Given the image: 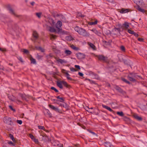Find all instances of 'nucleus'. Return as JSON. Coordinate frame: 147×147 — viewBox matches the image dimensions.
<instances>
[{
  "label": "nucleus",
  "instance_id": "f8f14e48",
  "mask_svg": "<svg viewBox=\"0 0 147 147\" xmlns=\"http://www.w3.org/2000/svg\"><path fill=\"white\" fill-rule=\"evenodd\" d=\"M62 82H63V81H57V86L60 88L61 89L63 88V86L62 85V84H63Z\"/></svg>",
  "mask_w": 147,
  "mask_h": 147
},
{
  "label": "nucleus",
  "instance_id": "2f4dec72",
  "mask_svg": "<svg viewBox=\"0 0 147 147\" xmlns=\"http://www.w3.org/2000/svg\"><path fill=\"white\" fill-rule=\"evenodd\" d=\"M117 114L121 116H123L124 115V114L122 112H117Z\"/></svg>",
  "mask_w": 147,
  "mask_h": 147
},
{
  "label": "nucleus",
  "instance_id": "de8ad7c7",
  "mask_svg": "<svg viewBox=\"0 0 147 147\" xmlns=\"http://www.w3.org/2000/svg\"><path fill=\"white\" fill-rule=\"evenodd\" d=\"M92 74L96 78H98V75L97 74L94 73V72H92Z\"/></svg>",
  "mask_w": 147,
  "mask_h": 147
},
{
  "label": "nucleus",
  "instance_id": "338daca9",
  "mask_svg": "<svg viewBox=\"0 0 147 147\" xmlns=\"http://www.w3.org/2000/svg\"><path fill=\"white\" fill-rule=\"evenodd\" d=\"M104 144H105V145L106 146H107L110 145V143L107 142H105Z\"/></svg>",
  "mask_w": 147,
  "mask_h": 147
},
{
  "label": "nucleus",
  "instance_id": "a19ab883",
  "mask_svg": "<svg viewBox=\"0 0 147 147\" xmlns=\"http://www.w3.org/2000/svg\"><path fill=\"white\" fill-rule=\"evenodd\" d=\"M23 52L24 53H26L27 54H28L29 53V51L28 50L26 49H23Z\"/></svg>",
  "mask_w": 147,
  "mask_h": 147
},
{
  "label": "nucleus",
  "instance_id": "473e14b6",
  "mask_svg": "<svg viewBox=\"0 0 147 147\" xmlns=\"http://www.w3.org/2000/svg\"><path fill=\"white\" fill-rule=\"evenodd\" d=\"M121 50L123 52L125 51V47L123 45H121L120 47Z\"/></svg>",
  "mask_w": 147,
  "mask_h": 147
},
{
  "label": "nucleus",
  "instance_id": "e433bc0d",
  "mask_svg": "<svg viewBox=\"0 0 147 147\" xmlns=\"http://www.w3.org/2000/svg\"><path fill=\"white\" fill-rule=\"evenodd\" d=\"M127 32L129 33L132 34H134V31L130 29H128Z\"/></svg>",
  "mask_w": 147,
  "mask_h": 147
},
{
  "label": "nucleus",
  "instance_id": "e2e57ef3",
  "mask_svg": "<svg viewBox=\"0 0 147 147\" xmlns=\"http://www.w3.org/2000/svg\"><path fill=\"white\" fill-rule=\"evenodd\" d=\"M38 49L40 50L42 52H44V49L42 48V47H39L38 48Z\"/></svg>",
  "mask_w": 147,
  "mask_h": 147
},
{
  "label": "nucleus",
  "instance_id": "774afa93",
  "mask_svg": "<svg viewBox=\"0 0 147 147\" xmlns=\"http://www.w3.org/2000/svg\"><path fill=\"white\" fill-rule=\"evenodd\" d=\"M78 75L82 77L84 76L83 74L80 72H79L78 73Z\"/></svg>",
  "mask_w": 147,
  "mask_h": 147
},
{
  "label": "nucleus",
  "instance_id": "a211bd4d",
  "mask_svg": "<svg viewBox=\"0 0 147 147\" xmlns=\"http://www.w3.org/2000/svg\"><path fill=\"white\" fill-rule=\"evenodd\" d=\"M56 97L57 99H59L58 100V101H59L62 102H64L65 101L64 98L63 97H60V96H56Z\"/></svg>",
  "mask_w": 147,
  "mask_h": 147
},
{
  "label": "nucleus",
  "instance_id": "4c0bfd02",
  "mask_svg": "<svg viewBox=\"0 0 147 147\" xmlns=\"http://www.w3.org/2000/svg\"><path fill=\"white\" fill-rule=\"evenodd\" d=\"M99 111L98 109H94V113L96 115L98 114Z\"/></svg>",
  "mask_w": 147,
  "mask_h": 147
},
{
  "label": "nucleus",
  "instance_id": "79ce46f5",
  "mask_svg": "<svg viewBox=\"0 0 147 147\" xmlns=\"http://www.w3.org/2000/svg\"><path fill=\"white\" fill-rule=\"evenodd\" d=\"M121 24L118 23L116 25V28H121Z\"/></svg>",
  "mask_w": 147,
  "mask_h": 147
},
{
  "label": "nucleus",
  "instance_id": "1a4fd4ad",
  "mask_svg": "<svg viewBox=\"0 0 147 147\" xmlns=\"http://www.w3.org/2000/svg\"><path fill=\"white\" fill-rule=\"evenodd\" d=\"M129 75L132 77L134 78L135 79H138V78H140V76L137 75L136 74L133 73H129Z\"/></svg>",
  "mask_w": 147,
  "mask_h": 147
},
{
  "label": "nucleus",
  "instance_id": "39448f33",
  "mask_svg": "<svg viewBox=\"0 0 147 147\" xmlns=\"http://www.w3.org/2000/svg\"><path fill=\"white\" fill-rule=\"evenodd\" d=\"M115 88L116 90L123 95H125L126 94V92L118 86H116L115 87Z\"/></svg>",
  "mask_w": 147,
  "mask_h": 147
},
{
  "label": "nucleus",
  "instance_id": "58836bf2",
  "mask_svg": "<svg viewBox=\"0 0 147 147\" xmlns=\"http://www.w3.org/2000/svg\"><path fill=\"white\" fill-rule=\"evenodd\" d=\"M62 107L65 108H68V105L65 103L62 104Z\"/></svg>",
  "mask_w": 147,
  "mask_h": 147
},
{
  "label": "nucleus",
  "instance_id": "412c9836",
  "mask_svg": "<svg viewBox=\"0 0 147 147\" xmlns=\"http://www.w3.org/2000/svg\"><path fill=\"white\" fill-rule=\"evenodd\" d=\"M19 95L23 100H25L26 101L27 100V98L25 96V95L21 93H19Z\"/></svg>",
  "mask_w": 147,
  "mask_h": 147
},
{
  "label": "nucleus",
  "instance_id": "f704fd0d",
  "mask_svg": "<svg viewBox=\"0 0 147 147\" xmlns=\"http://www.w3.org/2000/svg\"><path fill=\"white\" fill-rule=\"evenodd\" d=\"M36 16L39 18H41V15L42 14L41 13H36Z\"/></svg>",
  "mask_w": 147,
  "mask_h": 147
},
{
  "label": "nucleus",
  "instance_id": "69168bd1",
  "mask_svg": "<svg viewBox=\"0 0 147 147\" xmlns=\"http://www.w3.org/2000/svg\"><path fill=\"white\" fill-rule=\"evenodd\" d=\"M117 29L116 27H115L112 30V32H117V29Z\"/></svg>",
  "mask_w": 147,
  "mask_h": 147
},
{
  "label": "nucleus",
  "instance_id": "603ef678",
  "mask_svg": "<svg viewBox=\"0 0 147 147\" xmlns=\"http://www.w3.org/2000/svg\"><path fill=\"white\" fill-rule=\"evenodd\" d=\"M70 69L71 71L74 72L77 71V70L75 68L72 67L70 68Z\"/></svg>",
  "mask_w": 147,
  "mask_h": 147
},
{
  "label": "nucleus",
  "instance_id": "f257e3e1",
  "mask_svg": "<svg viewBox=\"0 0 147 147\" xmlns=\"http://www.w3.org/2000/svg\"><path fill=\"white\" fill-rule=\"evenodd\" d=\"M95 56L98 58V60L103 63H108L109 62L108 57L103 55H96Z\"/></svg>",
  "mask_w": 147,
  "mask_h": 147
},
{
  "label": "nucleus",
  "instance_id": "c756f323",
  "mask_svg": "<svg viewBox=\"0 0 147 147\" xmlns=\"http://www.w3.org/2000/svg\"><path fill=\"white\" fill-rule=\"evenodd\" d=\"M57 29L56 30V31L55 32V33H57L58 34H59L62 31V29H60L59 28H57Z\"/></svg>",
  "mask_w": 147,
  "mask_h": 147
},
{
  "label": "nucleus",
  "instance_id": "72a5a7b5",
  "mask_svg": "<svg viewBox=\"0 0 147 147\" xmlns=\"http://www.w3.org/2000/svg\"><path fill=\"white\" fill-rule=\"evenodd\" d=\"M51 90H54V91L56 92H59L58 90L57 89H56L54 87H51Z\"/></svg>",
  "mask_w": 147,
  "mask_h": 147
},
{
  "label": "nucleus",
  "instance_id": "5fc2aeb1",
  "mask_svg": "<svg viewBox=\"0 0 147 147\" xmlns=\"http://www.w3.org/2000/svg\"><path fill=\"white\" fill-rule=\"evenodd\" d=\"M90 47L92 48L93 49H94L95 48V46L92 44L91 43L90 45Z\"/></svg>",
  "mask_w": 147,
  "mask_h": 147
},
{
  "label": "nucleus",
  "instance_id": "37998d69",
  "mask_svg": "<svg viewBox=\"0 0 147 147\" xmlns=\"http://www.w3.org/2000/svg\"><path fill=\"white\" fill-rule=\"evenodd\" d=\"M123 62L126 65H129V62L128 61H127V60H123Z\"/></svg>",
  "mask_w": 147,
  "mask_h": 147
},
{
  "label": "nucleus",
  "instance_id": "b1692460",
  "mask_svg": "<svg viewBox=\"0 0 147 147\" xmlns=\"http://www.w3.org/2000/svg\"><path fill=\"white\" fill-rule=\"evenodd\" d=\"M30 59L31 61V63L34 64H36V60L34 59L32 56L30 57Z\"/></svg>",
  "mask_w": 147,
  "mask_h": 147
},
{
  "label": "nucleus",
  "instance_id": "4468645a",
  "mask_svg": "<svg viewBox=\"0 0 147 147\" xmlns=\"http://www.w3.org/2000/svg\"><path fill=\"white\" fill-rule=\"evenodd\" d=\"M128 79L130 81L132 82H135L136 81V80L134 78L132 77L130 75H129L127 76Z\"/></svg>",
  "mask_w": 147,
  "mask_h": 147
},
{
  "label": "nucleus",
  "instance_id": "680f3d73",
  "mask_svg": "<svg viewBox=\"0 0 147 147\" xmlns=\"http://www.w3.org/2000/svg\"><path fill=\"white\" fill-rule=\"evenodd\" d=\"M42 56L41 55H37V58L38 59H40L41 58Z\"/></svg>",
  "mask_w": 147,
  "mask_h": 147
},
{
  "label": "nucleus",
  "instance_id": "c85d7f7f",
  "mask_svg": "<svg viewBox=\"0 0 147 147\" xmlns=\"http://www.w3.org/2000/svg\"><path fill=\"white\" fill-rule=\"evenodd\" d=\"M122 80L124 82L126 83L127 84H130L131 83L129 81H128V80H126V79H125L124 78H122Z\"/></svg>",
  "mask_w": 147,
  "mask_h": 147
},
{
  "label": "nucleus",
  "instance_id": "6e6552de",
  "mask_svg": "<svg viewBox=\"0 0 147 147\" xmlns=\"http://www.w3.org/2000/svg\"><path fill=\"white\" fill-rule=\"evenodd\" d=\"M8 98L9 99L13 101L16 102V100L18 102H19L22 103V102L20 100L16 99L15 97H14L13 95H8Z\"/></svg>",
  "mask_w": 147,
  "mask_h": 147
},
{
  "label": "nucleus",
  "instance_id": "bb28decb",
  "mask_svg": "<svg viewBox=\"0 0 147 147\" xmlns=\"http://www.w3.org/2000/svg\"><path fill=\"white\" fill-rule=\"evenodd\" d=\"M49 31L50 32H55L56 31V30L54 28L51 27L50 28Z\"/></svg>",
  "mask_w": 147,
  "mask_h": 147
},
{
  "label": "nucleus",
  "instance_id": "f3484780",
  "mask_svg": "<svg viewBox=\"0 0 147 147\" xmlns=\"http://www.w3.org/2000/svg\"><path fill=\"white\" fill-rule=\"evenodd\" d=\"M123 24L124 26L125 30H127L129 27V23L127 22H125Z\"/></svg>",
  "mask_w": 147,
  "mask_h": 147
},
{
  "label": "nucleus",
  "instance_id": "2eb2a0df",
  "mask_svg": "<svg viewBox=\"0 0 147 147\" xmlns=\"http://www.w3.org/2000/svg\"><path fill=\"white\" fill-rule=\"evenodd\" d=\"M137 9L139 11L143 13H145L146 14H147V11L145 10V9H142L138 5Z\"/></svg>",
  "mask_w": 147,
  "mask_h": 147
},
{
  "label": "nucleus",
  "instance_id": "dca6fc26",
  "mask_svg": "<svg viewBox=\"0 0 147 147\" xmlns=\"http://www.w3.org/2000/svg\"><path fill=\"white\" fill-rule=\"evenodd\" d=\"M62 26V22L60 21H58L56 24L57 28H60Z\"/></svg>",
  "mask_w": 147,
  "mask_h": 147
},
{
  "label": "nucleus",
  "instance_id": "bf43d9fd",
  "mask_svg": "<svg viewBox=\"0 0 147 147\" xmlns=\"http://www.w3.org/2000/svg\"><path fill=\"white\" fill-rule=\"evenodd\" d=\"M121 28H117L116 29H117V32L120 33V32L122 31V30H121Z\"/></svg>",
  "mask_w": 147,
  "mask_h": 147
},
{
  "label": "nucleus",
  "instance_id": "a878e982",
  "mask_svg": "<svg viewBox=\"0 0 147 147\" xmlns=\"http://www.w3.org/2000/svg\"><path fill=\"white\" fill-rule=\"evenodd\" d=\"M46 114L47 116L50 118H51L52 117V115L48 110H47Z\"/></svg>",
  "mask_w": 147,
  "mask_h": 147
},
{
  "label": "nucleus",
  "instance_id": "49530a36",
  "mask_svg": "<svg viewBox=\"0 0 147 147\" xmlns=\"http://www.w3.org/2000/svg\"><path fill=\"white\" fill-rule=\"evenodd\" d=\"M38 127L39 129L45 130V127L44 126H38Z\"/></svg>",
  "mask_w": 147,
  "mask_h": 147
},
{
  "label": "nucleus",
  "instance_id": "20e7f679",
  "mask_svg": "<svg viewBox=\"0 0 147 147\" xmlns=\"http://www.w3.org/2000/svg\"><path fill=\"white\" fill-rule=\"evenodd\" d=\"M7 8L8 10L9 11V12L11 14L16 16L17 17H19L20 16L17 15L14 11L10 5H8L7 6Z\"/></svg>",
  "mask_w": 147,
  "mask_h": 147
},
{
  "label": "nucleus",
  "instance_id": "052dcab7",
  "mask_svg": "<svg viewBox=\"0 0 147 147\" xmlns=\"http://www.w3.org/2000/svg\"><path fill=\"white\" fill-rule=\"evenodd\" d=\"M133 34L136 38H137L138 37V34L135 32H134V34Z\"/></svg>",
  "mask_w": 147,
  "mask_h": 147
},
{
  "label": "nucleus",
  "instance_id": "3c124183",
  "mask_svg": "<svg viewBox=\"0 0 147 147\" xmlns=\"http://www.w3.org/2000/svg\"><path fill=\"white\" fill-rule=\"evenodd\" d=\"M34 141L36 143V144H38V141L37 139H36L35 138H34L33 139Z\"/></svg>",
  "mask_w": 147,
  "mask_h": 147
},
{
  "label": "nucleus",
  "instance_id": "4d7b16f0",
  "mask_svg": "<svg viewBox=\"0 0 147 147\" xmlns=\"http://www.w3.org/2000/svg\"><path fill=\"white\" fill-rule=\"evenodd\" d=\"M66 38L68 40L70 41L72 40V38L71 37V36H68L66 37Z\"/></svg>",
  "mask_w": 147,
  "mask_h": 147
},
{
  "label": "nucleus",
  "instance_id": "6e6d98bb",
  "mask_svg": "<svg viewBox=\"0 0 147 147\" xmlns=\"http://www.w3.org/2000/svg\"><path fill=\"white\" fill-rule=\"evenodd\" d=\"M29 136L30 138L32 140H33L34 138V136L32 134H29Z\"/></svg>",
  "mask_w": 147,
  "mask_h": 147
},
{
  "label": "nucleus",
  "instance_id": "8fccbe9b",
  "mask_svg": "<svg viewBox=\"0 0 147 147\" xmlns=\"http://www.w3.org/2000/svg\"><path fill=\"white\" fill-rule=\"evenodd\" d=\"M102 106L103 108L106 109L107 110L108 109V108L109 107H108V106L104 105H102Z\"/></svg>",
  "mask_w": 147,
  "mask_h": 147
},
{
  "label": "nucleus",
  "instance_id": "ea45409f",
  "mask_svg": "<svg viewBox=\"0 0 147 147\" xmlns=\"http://www.w3.org/2000/svg\"><path fill=\"white\" fill-rule=\"evenodd\" d=\"M9 109L11 110L13 112H15L16 111V110L13 108L12 106H11V105H9Z\"/></svg>",
  "mask_w": 147,
  "mask_h": 147
},
{
  "label": "nucleus",
  "instance_id": "7c9ffc66",
  "mask_svg": "<svg viewBox=\"0 0 147 147\" xmlns=\"http://www.w3.org/2000/svg\"><path fill=\"white\" fill-rule=\"evenodd\" d=\"M81 28H80L79 27L77 26H76L74 30L76 31L78 33H79V30H80V29Z\"/></svg>",
  "mask_w": 147,
  "mask_h": 147
},
{
  "label": "nucleus",
  "instance_id": "cd10ccee",
  "mask_svg": "<svg viewBox=\"0 0 147 147\" xmlns=\"http://www.w3.org/2000/svg\"><path fill=\"white\" fill-rule=\"evenodd\" d=\"M65 53L67 55H70L71 54L72 52L70 50H66L65 51Z\"/></svg>",
  "mask_w": 147,
  "mask_h": 147
},
{
  "label": "nucleus",
  "instance_id": "4be33fe9",
  "mask_svg": "<svg viewBox=\"0 0 147 147\" xmlns=\"http://www.w3.org/2000/svg\"><path fill=\"white\" fill-rule=\"evenodd\" d=\"M98 22L97 20H96L94 22H91L88 23V24L90 25H96L97 24Z\"/></svg>",
  "mask_w": 147,
  "mask_h": 147
},
{
  "label": "nucleus",
  "instance_id": "0eeeda50",
  "mask_svg": "<svg viewBox=\"0 0 147 147\" xmlns=\"http://www.w3.org/2000/svg\"><path fill=\"white\" fill-rule=\"evenodd\" d=\"M49 107L53 110L57 112L58 113H61V111L59 109L55 107L53 105H49Z\"/></svg>",
  "mask_w": 147,
  "mask_h": 147
},
{
  "label": "nucleus",
  "instance_id": "7ed1b4c3",
  "mask_svg": "<svg viewBox=\"0 0 147 147\" xmlns=\"http://www.w3.org/2000/svg\"><path fill=\"white\" fill-rule=\"evenodd\" d=\"M84 36H89L90 34L87 32L84 29L81 28L78 33Z\"/></svg>",
  "mask_w": 147,
  "mask_h": 147
},
{
  "label": "nucleus",
  "instance_id": "9b49d317",
  "mask_svg": "<svg viewBox=\"0 0 147 147\" xmlns=\"http://www.w3.org/2000/svg\"><path fill=\"white\" fill-rule=\"evenodd\" d=\"M32 35L34 38H35L34 40H36L39 37L38 34L36 31H33Z\"/></svg>",
  "mask_w": 147,
  "mask_h": 147
},
{
  "label": "nucleus",
  "instance_id": "864d4df0",
  "mask_svg": "<svg viewBox=\"0 0 147 147\" xmlns=\"http://www.w3.org/2000/svg\"><path fill=\"white\" fill-rule=\"evenodd\" d=\"M17 122L20 125L22 124V121L21 120H17Z\"/></svg>",
  "mask_w": 147,
  "mask_h": 147
},
{
  "label": "nucleus",
  "instance_id": "c03bdc74",
  "mask_svg": "<svg viewBox=\"0 0 147 147\" xmlns=\"http://www.w3.org/2000/svg\"><path fill=\"white\" fill-rule=\"evenodd\" d=\"M71 47L74 49L77 50L78 49V48L76 47H75L74 45H72L71 46Z\"/></svg>",
  "mask_w": 147,
  "mask_h": 147
},
{
  "label": "nucleus",
  "instance_id": "393cba45",
  "mask_svg": "<svg viewBox=\"0 0 147 147\" xmlns=\"http://www.w3.org/2000/svg\"><path fill=\"white\" fill-rule=\"evenodd\" d=\"M9 137L14 142H16L13 135L11 134H9Z\"/></svg>",
  "mask_w": 147,
  "mask_h": 147
},
{
  "label": "nucleus",
  "instance_id": "0e129e2a",
  "mask_svg": "<svg viewBox=\"0 0 147 147\" xmlns=\"http://www.w3.org/2000/svg\"><path fill=\"white\" fill-rule=\"evenodd\" d=\"M75 67H76V68L80 70V66L78 65H75Z\"/></svg>",
  "mask_w": 147,
  "mask_h": 147
},
{
  "label": "nucleus",
  "instance_id": "c9c22d12",
  "mask_svg": "<svg viewBox=\"0 0 147 147\" xmlns=\"http://www.w3.org/2000/svg\"><path fill=\"white\" fill-rule=\"evenodd\" d=\"M18 59L22 63H23L24 62V61L22 58V57L20 56H18L17 57Z\"/></svg>",
  "mask_w": 147,
  "mask_h": 147
},
{
  "label": "nucleus",
  "instance_id": "aec40b11",
  "mask_svg": "<svg viewBox=\"0 0 147 147\" xmlns=\"http://www.w3.org/2000/svg\"><path fill=\"white\" fill-rule=\"evenodd\" d=\"M62 83L67 88H69L71 87V86L68 84L66 82L63 81V82H62Z\"/></svg>",
  "mask_w": 147,
  "mask_h": 147
},
{
  "label": "nucleus",
  "instance_id": "423d86ee",
  "mask_svg": "<svg viewBox=\"0 0 147 147\" xmlns=\"http://www.w3.org/2000/svg\"><path fill=\"white\" fill-rule=\"evenodd\" d=\"M76 55L78 59H82L85 58V55L82 53H76Z\"/></svg>",
  "mask_w": 147,
  "mask_h": 147
},
{
  "label": "nucleus",
  "instance_id": "ddd939ff",
  "mask_svg": "<svg viewBox=\"0 0 147 147\" xmlns=\"http://www.w3.org/2000/svg\"><path fill=\"white\" fill-rule=\"evenodd\" d=\"M56 60L58 63H60L61 64L63 63H66L67 62V61L65 60L60 58L56 59Z\"/></svg>",
  "mask_w": 147,
  "mask_h": 147
},
{
  "label": "nucleus",
  "instance_id": "6ab92c4d",
  "mask_svg": "<svg viewBox=\"0 0 147 147\" xmlns=\"http://www.w3.org/2000/svg\"><path fill=\"white\" fill-rule=\"evenodd\" d=\"M129 11L128 9H125L124 8H122L120 11V12L121 13H127Z\"/></svg>",
  "mask_w": 147,
  "mask_h": 147
},
{
  "label": "nucleus",
  "instance_id": "13d9d810",
  "mask_svg": "<svg viewBox=\"0 0 147 147\" xmlns=\"http://www.w3.org/2000/svg\"><path fill=\"white\" fill-rule=\"evenodd\" d=\"M138 40L140 42H144V39L141 38H138Z\"/></svg>",
  "mask_w": 147,
  "mask_h": 147
},
{
  "label": "nucleus",
  "instance_id": "9d476101",
  "mask_svg": "<svg viewBox=\"0 0 147 147\" xmlns=\"http://www.w3.org/2000/svg\"><path fill=\"white\" fill-rule=\"evenodd\" d=\"M133 117L139 121H142V118L140 117H139L136 114H134L133 115Z\"/></svg>",
  "mask_w": 147,
  "mask_h": 147
},
{
  "label": "nucleus",
  "instance_id": "09e8293b",
  "mask_svg": "<svg viewBox=\"0 0 147 147\" xmlns=\"http://www.w3.org/2000/svg\"><path fill=\"white\" fill-rule=\"evenodd\" d=\"M8 144H11L12 146H15V144H14L12 141H10L8 142Z\"/></svg>",
  "mask_w": 147,
  "mask_h": 147
},
{
  "label": "nucleus",
  "instance_id": "f03ea898",
  "mask_svg": "<svg viewBox=\"0 0 147 147\" xmlns=\"http://www.w3.org/2000/svg\"><path fill=\"white\" fill-rule=\"evenodd\" d=\"M4 122L8 125H13V122L12 121L11 118L5 116L3 118Z\"/></svg>",
  "mask_w": 147,
  "mask_h": 147
},
{
  "label": "nucleus",
  "instance_id": "a18cd8bd",
  "mask_svg": "<svg viewBox=\"0 0 147 147\" xmlns=\"http://www.w3.org/2000/svg\"><path fill=\"white\" fill-rule=\"evenodd\" d=\"M92 31H93L95 34H96L98 35L99 34V32L97 30H92Z\"/></svg>",
  "mask_w": 147,
  "mask_h": 147
},
{
  "label": "nucleus",
  "instance_id": "5701e85b",
  "mask_svg": "<svg viewBox=\"0 0 147 147\" xmlns=\"http://www.w3.org/2000/svg\"><path fill=\"white\" fill-rule=\"evenodd\" d=\"M40 136H42L43 137L45 138V139H43L45 142H46L47 141V139H46V138H48V136L45 134L44 133L43 134H41Z\"/></svg>",
  "mask_w": 147,
  "mask_h": 147
}]
</instances>
